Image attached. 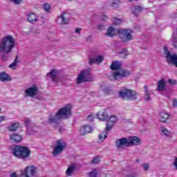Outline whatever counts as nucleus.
<instances>
[{"label":"nucleus","instance_id":"nucleus-51","mask_svg":"<svg viewBox=\"0 0 177 177\" xmlns=\"http://www.w3.org/2000/svg\"><path fill=\"white\" fill-rule=\"evenodd\" d=\"M81 31V28H76V30H75V32L77 33V34H80V32Z\"/></svg>","mask_w":177,"mask_h":177},{"label":"nucleus","instance_id":"nucleus-53","mask_svg":"<svg viewBox=\"0 0 177 177\" xmlns=\"http://www.w3.org/2000/svg\"><path fill=\"white\" fill-rule=\"evenodd\" d=\"M0 111H1V108H0Z\"/></svg>","mask_w":177,"mask_h":177},{"label":"nucleus","instance_id":"nucleus-42","mask_svg":"<svg viewBox=\"0 0 177 177\" xmlns=\"http://www.w3.org/2000/svg\"><path fill=\"white\" fill-rule=\"evenodd\" d=\"M1 57H2V60H3V62H7V60H8V59H9V55L3 54L1 56Z\"/></svg>","mask_w":177,"mask_h":177},{"label":"nucleus","instance_id":"nucleus-22","mask_svg":"<svg viewBox=\"0 0 177 177\" xmlns=\"http://www.w3.org/2000/svg\"><path fill=\"white\" fill-rule=\"evenodd\" d=\"M76 168L77 167L74 164L69 166L66 171V176H72L74 174V172H75Z\"/></svg>","mask_w":177,"mask_h":177},{"label":"nucleus","instance_id":"nucleus-9","mask_svg":"<svg viewBox=\"0 0 177 177\" xmlns=\"http://www.w3.org/2000/svg\"><path fill=\"white\" fill-rule=\"evenodd\" d=\"M47 77H50L55 84H59V82H66V81L70 80V76L66 75L62 77H57V71L53 69L50 73H47Z\"/></svg>","mask_w":177,"mask_h":177},{"label":"nucleus","instance_id":"nucleus-28","mask_svg":"<svg viewBox=\"0 0 177 177\" xmlns=\"http://www.w3.org/2000/svg\"><path fill=\"white\" fill-rule=\"evenodd\" d=\"M168 118H169V114L165 112H161L160 113V120L161 122H165Z\"/></svg>","mask_w":177,"mask_h":177},{"label":"nucleus","instance_id":"nucleus-36","mask_svg":"<svg viewBox=\"0 0 177 177\" xmlns=\"http://www.w3.org/2000/svg\"><path fill=\"white\" fill-rule=\"evenodd\" d=\"M97 170L94 169L90 172L91 177H97Z\"/></svg>","mask_w":177,"mask_h":177},{"label":"nucleus","instance_id":"nucleus-30","mask_svg":"<svg viewBox=\"0 0 177 177\" xmlns=\"http://www.w3.org/2000/svg\"><path fill=\"white\" fill-rule=\"evenodd\" d=\"M122 19H118L117 17H113V26H121L122 24Z\"/></svg>","mask_w":177,"mask_h":177},{"label":"nucleus","instance_id":"nucleus-26","mask_svg":"<svg viewBox=\"0 0 177 177\" xmlns=\"http://www.w3.org/2000/svg\"><path fill=\"white\" fill-rule=\"evenodd\" d=\"M143 10V8L140 6H134L132 8L131 11L133 12V15H135V16H138L139 13H140Z\"/></svg>","mask_w":177,"mask_h":177},{"label":"nucleus","instance_id":"nucleus-46","mask_svg":"<svg viewBox=\"0 0 177 177\" xmlns=\"http://www.w3.org/2000/svg\"><path fill=\"white\" fill-rule=\"evenodd\" d=\"M86 42H91L92 41V36H88L86 38Z\"/></svg>","mask_w":177,"mask_h":177},{"label":"nucleus","instance_id":"nucleus-47","mask_svg":"<svg viewBox=\"0 0 177 177\" xmlns=\"http://www.w3.org/2000/svg\"><path fill=\"white\" fill-rule=\"evenodd\" d=\"M173 164H174V166L175 167L176 169H177V157L175 158Z\"/></svg>","mask_w":177,"mask_h":177},{"label":"nucleus","instance_id":"nucleus-4","mask_svg":"<svg viewBox=\"0 0 177 177\" xmlns=\"http://www.w3.org/2000/svg\"><path fill=\"white\" fill-rule=\"evenodd\" d=\"M117 121H118V118H117V116L112 115L110 117L106 123V127L105 130L99 135L100 142H103V140H104V139L107 138V135H109V131H111L113 127H114V124H115V122H117Z\"/></svg>","mask_w":177,"mask_h":177},{"label":"nucleus","instance_id":"nucleus-11","mask_svg":"<svg viewBox=\"0 0 177 177\" xmlns=\"http://www.w3.org/2000/svg\"><path fill=\"white\" fill-rule=\"evenodd\" d=\"M21 176L36 177L37 167L34 165L27 166L24 169L21 171Z\"/></svg>","mask_w":177,"mask_h":177},{"label":"nucleus","instance_id":"nucleus-8","mask_svg":"<svg viewBox=\"0 0 177 177\" xmlns=\"http://www.w3.org/2000/svg\"><path fill=\"white\" fill-rule=\"evenodd\" d=\"M62 120L60 118V116H59L57 112L55 115H50L48 116V124H50L51 125H54V129H57L58 132H63L64 131V129L62 127V126L59 125V122Z\"/></svg>","mask_w":177,"mask_h":177},{"label":"nucleus","instance_id":"nucleus-6","mask_svg":"<svg viewBox=\"0 0 177 177\" xmlns=\"http://www.w3.org/2000/svg\"><path fill=\"white\" fill-rule=\"evenodd\" d=\"M119 33V38L121 39L122 42L124 44H127V42H129V41H132L133 39V37L132 34H133V31L131 29H119L118 30Z\"/></svg>","mask_w":177,"mask_h":177},{"label":"nucleus","instance_id":"nucleus-45","mask_svg":"<svg viewBox=\"0 0 177 177\" xmlns=\"http://www.w3.org/2000/svg\"><path fill=\"white\" fill-rule=\"evenodd\" d=\"M111 6H112V8L115 9V8H118V3H111Z\"/></svg>","mask_w":177,"mask_h":177},{"label":"nucleus","instance_id":"nucleus-43","mask_svg":"<svg viewBox=\"0 0 177 177\" xmlns=\"http://www.w3.org/2000/svg\"><path fill=\"white\" fill-rule=\"evenodd\" d=\"M169 84H171V85H176V80H174L172 79L168 80Z\"/></svg>","mask_w":177,"mask_h":177},{"label":"nucleus","instance_id":"nucleus-17","mask_svg":"<svg viewBox=\"0 0 177 177\" xmlns=\"http://www.w3.org/2000/svg\"><path fill=\"white\" fill-rule=\"evenodd\" d=\"M167 83L165 82V79H161L157 82V91L159 92H164L166 89Z\"/></svg>","mask_w":177,"mask_h":177},{"label":"nucleus","instance_id":"nucleus-31","mask_svg":"<svg viewBox=\"0 0 177 177\" xmlns=\"http://www.w3.org/2000/svg\"><path fill=\"white\" fill-rule=\"evenodd\" d=\"M144 88L145 91V99L146 102H149V100H150V94L149 93V89L147 88V86H145Z\"/></svg>","mask_w":177,"mask_h":177},{"label":"nucleus","instance_id":"nucleus-14","mask_svg":"<svg viewBox=\"0 0 177 177\" xmlns=\"http://www.w3.org/2000/svg\"><path fill=\"white\" fill-rule=\"evenodd\" d=\"M92 81V75L88 71H82L77 77V84H82V82H89Z\"/></svg>","mask_w":177,"mask_h":177},{"label":"nucleus","instance_id":"nucleus-10","mask_svg":"<svg viewBox=\"0 0 177 177\" xmlns=\"http://www.w3.org/2000/svg\"><path fill=\"white\" fill-rule=\"evenodd\" d=\"M57 145L54 147L53 154V156H59V154H62L64 150L67 147V143L64 140H57Z\"/></svg>","mask_w":177,"mask_h":177},{"label":"nucleus","instance_id":"nucleus-39","mask_svg":"<svg viewBox=\"0 0 177 177\" xmlns=\"http://www.w3.org/2000/svg\"><path fill=\"white\" fill-rule=\"evenodd\" d=\"M11 2H13L15 5H20L23 0H10Z\"/></svg>","mask_w":177,"mask_h":177},{"label":"nucleus","instance_id":"nucleus-12","mask_svg":"<svg viewBox=\"0 0 177 177\" xmlns=\"http://www.w3.org/2000/svg\"><path fill=\"white\" fill-rule=\"evenodd\" d=\"M57 113L61 120H67L68 117H71V106L66 105L65 107L59 109Z\"/></svg>","mask_w":177,"mask_h":177},{"label":"nucleus","instance_id":"nucleus-49","mask_svg":"<svg viewBox=\"0 0 177 177\" xmlns=\"http://www.w3.org/2000/svg\"><path fill=\"white\" fill-rule=\"evenodd\" d=\"M102 19V20H103L104 21H106V20H107V19H109V17H107V15H103Z\"/></svg>","mask_w":177,"mask_h":177},{"label":"nucleus","instance_id":"nucleus-1","mask_svg":"<svg viewBox=\"0 0 177 177\" xmlns=\"http://www.w3.org/2000/svg\"><path fill=\"white\" fill-rule=\"evenodd\" d=\"M121 66H122V62H121V61H115L112 62L111 68L115 71L111 72L110 80L120 81L122 78H125L126 77H129V75H131V72L127 69L121 68Z\"/></svg>","mask_w":177,"mask_h":177},{"label":"nucleus","instance_id":"nucleus-21","mask_svg":"<svg viewBox=\"0 0 177 177\" xmlns=\"http://www.w3.org/2000/svg\"><path fill=\"white\" fill-rule=\"evenodd\" d=\"M0 81H1V82H8L12 81V77L9 74L6 73V72H1L0 73Z\"/></svg>","mask_w":177,"mask_h":177},{"label":"nucleus","instance_id":"nucleus-38","mask_svg":"<svg viewBox=\"0 0 177 177\" xmlns=\"http://www.w3.org/2000/svg\"><path fill=\"white\" fill-rule=\"evenodd\" d=\"M16 157L19 160H23L24 161H26V160L28 158V156H17Z\"/></svg>","mask_w":177,"mask_h":177},{"label":"nucleus","instance_id":"nucleus-52","mask_svg":"<svg viewBox=\"0 0 177 177\" xmlns=\"http://www.w3.org/2000/svg\"><path fill=\"white\" fill-rule=\"evenodd\" d=\"M129 2H132V1H138V0H129Z\"/></svg>","mask_w":177,"mask_h":177},{"label":"nucleus","instance_id":"nucleus-44","mask_svg":"<svg viewBox=\"0 0 177 177\" xmlns=\"http://www.w3.org/2000/svg\"><path fill=\"white\" fill-rule=\"evenodd\" d=\"M127 49H124L120 52V55H124V57H126V56H128V54H127Z\"/></svg>","mask_w":177,"mask_h":177},{"label":"nucleus","instance_id":"nucleus-27","mask_svg":"<svg viewBox=\"0 0 177 177\" xmlns=\"http://www.w3.org/2000/svg\"><path fill=\"white\" fill-rule=\"evenodd\" d=\"M160 131L164 136H166V138H169V136H171V131H168V129L164 127L160 128Z\"/></svg>","mask_w":177,"mask_h":177},{"label":"nucleus","instance_id":"nucleus-15","mask_svg":"<svg viewBox=\"0 0 177 177\" xmlns=\"http://www.w3.org/2000/svg\"><path fill=\"white\" fill-rule=\"evenodd\" d=\"M37 93H38V87L33 86L25 90L24 96L25 97H34Z\"/></svg>","mask_w":177,"mask_h":177},{"label":"nucleus","instance_id":"nucleus-19","mask_svg":"<svg viewBox=\"0 0 177 177\" xmlns=\"http://www.w3.org/2000/svg\"><path fill=\"white\" fill-rule=\"evenodd\" d=\"M57 21L62 25L67 24L68 23V18H66V12L60 14L57 17Z\"/></svg>","mask_w":177,"mask_h":177},{"label":"nucleus","instance_id":"nucleus-48","mask_svg":"<svg viewBox=\"0 0 177 177\" xmlns=\"http://www.w3.org/2000/svg\"><path fill=\"white\" fill-rule=\"evenodd\" d=\"M173 106H174V107H176V106H177V99H176V98H174V99L173 100Z\"/></svg>","mask_w":177,"mask_h":177},{"label":"nucleus","instance_id":"nucleus-29","mask_svg":"<svg viewBox=\"0 0 177 177\" xmlns=\"http://www.w3.org/2000/svg\"><path fill=\"white\" fill-rule=\"evenodd\" d=\"M20 125L19 123H12L10 127H8V130L15 132V131H17L19 128Z\"/></svg>","mask_w":177,"mask_h":177},{"label":"nucleus","instance_id":"nucleus-23","mask_svg":"<svg viewBox=\"0 0 177 177\" xmlns=\"http://www.w3.org/2000/svg\"><path fill=\"white\" fill-rule=\"evenodd\" d=\"M106 35V37H110L111 38H113V37H115V35H117V31L115 30V28L113 27H109Z\"/></svg>","mask_w":177,"mask_h":177},{"label":"nucleus","instance_id":"nucleus-2","mask_svg":"<svg viewBox=\"0 0 177 177\" xmlns=\"http://www.w3.org/2000/svg\"><path fill=\"white\" fill-rule=\"evenodd\" d=\"M116 147L120 150H124L127 147H132V146H140L142 140L137 136H129L127 138H122L115 141Z\"/></svg>","mask_w":177,"mask_h":177},{"label":"nucleus","instance_id":"nucleus-7","mask_svg":"<svg viewBox=\"0 0 177 177\" xmlns=\"http://www.w3.org/2000/svg\"><path fill=\"white\" fill-rule=\"evenodd\" d=\"M11 149L15 156H30V154H31V150L27 147L15 145L12 146Z\"/></svg>","mask_w":177,"mask_h":177},{"label":"nucleus","instance_id":"nucleus-18","mask_svg":"<svg viewBox=\"0 0 177 177\" xmlns=\"http://www.w3.org/2000/svg\"><path fill=\"white\" fill-rule=\"evenodd\" d=\"M93 131V129L91 126H83L80 128V133L82 136L86 135V133H91Z\"/></svg>","mask_w":177,"mask_h":177},{"label":"nucleus","instance_id":"nucleus-41","mask_svg":"<svg viewBox=\"0 0 177 177\" xmlns=\"http://www.w3.org/2000/svg\"><path fill=\"white\" fill-rule=\"evenodd\" d=\"M97 30H99L100 31H102L103 30H104V25L100 24L97 25Z\"/></svg>","mask_w":177,"mask_h":177},{"label":"nucleus","instance_id":"nucleus-24","mask_svg":"<svg viewBox=\"0 0 177 177\" xmlns=\"http://www.w3.org/2000/svg\"><path fill=\"white\" fill-rule=\"evenodd\" d=\"M28 20L32 24L37 23L38 21V17L35 13H30L28 15Z\"/></svg>","mask_w":177,"mask_h":177},{"label":"nucleus","instance_id":"nucleus-32","mask_svg":"<svg viewBox=\"0 0 177 177\" xmlns=\"http://www.w3.org/2000/svg\"><path fill=\"white\" fill-rule=\"evenodd\" d=\"M17 63H19V61L17 60V56L14 62L9 65V68H12V70H15V68H16V66H17Z\"/></svg>","mask_w":177,"mask_h":177},{"label":"nucleus","instance_id":"nucleus-40","mask_svg":"<svg viewBox=\"0 0 177 177\" xmlns=\"http://www.w3.org/2000/svg\"><path fill=\"white\" fill-rule=\"evenodd\" d=\"M93 120H95V115H89L87 117V121H89L90 122H92V121H93Z\"/></svg>","mask_w":177,"mask_h":177},{"label":"nucleus","instance_id":"nucleus-50","mask_svg":"<svg viewBox=\"0 0 177 177\" xmlns=\"http://www.w3.org/2000/svg\"><path fill=\"white\" fill-rule=\"evenodd\" d=\"M6 118L3 115L0 116V122H2V121H5Z\"/></svg>","mask_w":177,"mask_h":177},{"label":"nucleus","instance_id":"nucleus-37","mask_svg":"<svg viewBox=\"0 0 177 177\" xmlns=\"http://www.w3.org/2000/svg\"><path fill=\"white\" fill-rule=\"evenodd\" d=\"M142 168L144 171H149V169L150 168V165L147 163L142 164Z\"/></svg>","mask_w":177,"mask_h":177},{"label":"nucleus","instance_id":"nucleus-5","mask_svg":"<svg viewBox=\"0 0 177 177\" xmlns=\"http://www.w3.org/2000/svg\"><path fill=\"white\" fill-rule=\"evenodd\" d=\"M119 96H120L123 100L133 101L138 99V93L133 90L124 87L119 91Z\"/></svg>","mask_w":177,"mask_h":177},{"label":"nucleus","instance_id":"nucleus-25","mask_svg":"<svg viewBox=\"0 0 177 177\" xmlns=\"http://www.w3.org/2000/svg\"><path fill=\"white\" fill-rule=\"evenodd\" d=\"M97 117L98 120H100L101 121H104V120H107V113L106 112V111H101L98 113Z\"/></svg>","mask_w":177,"mask_h":177},{"label":"nucleus","instance_id":"nucleus-35","mask_svg":"<svg viewBox=\"0 0 177 177\" xmlns=\"http://www.w3.org/2000/svg\"><path fill=\"white\" fill-rule=\"evenodd\" d=\"M100 162V158L99 156H96L91 161V164H99Z\"/></svg>","mask_w":177,"mask_h":177},{"label":"nucleus","instance_id":"nucleus-3","mask_svg":"<svg viewBox=\"0 0 177 177\" xmlns=\"http://www.w3.org/2000/svg\"><path fill=\"white\" fill-rule=\"evenodd\" d=\"M16 48V39L11 35H7L0 39V53L6 55L12 53V50Z\"/></svg>","mask_w":177,"mask_h":177},{"label":"nucleus","instance_id":"nucleus-33","mask_svg":"<svg viewBox=\"0 0 177 177\" xmlns=\"http://www.w3.org/2000/svg\"><path fill=\"white\" fill-rule=\"evenodd\" d=\"M24 122L25 124V127H26L27 128H30V127L32 125V122H31V120L28 118L24 119Z\"/></svg>","mask_w":177,"mask_h":177},{"label":"nucleus","instance_id":"nucleus-16","mask_svg":"<svg viewBox=\"0 0 177 177\" xmlns=\"http://www.w3.org/2000/svg\"><path fill=\"white\" fill-rule=\"evenodd\" d=\"M104 60V57H103V55H99L98 57L89 58L88 63L91 66H92V64H94V63H95V64H100V63H102V62H103Z\"/></svg>","mask_w":177,"mask_h":177},{"label":"nucleus","instance_id":"nucleus-20","mask_svg":"<svg viewBox=\"0 0 177 177\" xmlns=\"http://www.w3.org/2000/svg\"><path fill=\"white\" fill-rule=\"evenodd\" d=\"M10 139L15 143H20L23 140V137L19 133H13L10 136Z\"/></svg>","mask_w":177,"mask_h":177},{"label":"nucleus","instance_id":"nucleus-13","mask_svg":"<svg viewBox=\"0 0 177 177\" xmlns=\"http://www.w3.org/2000/svg\"><path fill=\"white\" fill-rule=\"evenodd\" d=\"M163 49L168 64H174V66L177 67V55L171 54V53L168 51V48H167V46H165Z\"/></svg>","mask_w":177,"mask_h":177},{"label":"nucleus","instance_id":"nucleus-34","mask_svg":"<svg viewBox=\"0 0 177 177\" xmlns=\"http://www.w3.org/2000/svg\"><path fill=\"white\" fill-rule=\"evenodd\" d=\"M50 4L49 3H45L44 5V9L45 10V12H47V13H49L50 10Z\"/></svg>","mask_w":177,"mask_h":177}]
</instances>
